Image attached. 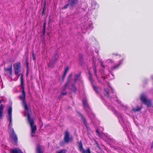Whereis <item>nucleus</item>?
Instances as JSON below:
<instances>
[{
	"label": "nucleus",
	"instance_id": "f257e3e1",
	"mask_svg": "<svg viewBox=\"0 0 153 153\" xmlns=\"http://www.w3.org/2000/svg\"><path fill=\"white\" fill-rule=\"evenodd\" d=\"M15 74L17 75L16 77L14 79V80H16L19 76H20V86L22 89V94L19 96L20 99L22 101L23 106L25 110L24 116L27 117L28 122L30 125L31 129H36V126L34 125V122L33 119L30 118V114L31 113V111L29 108L27 106L26 102L25 100V93L24 90V86L23 84V75L22 74H19L21 72V64L19 62H17L13 65Z\"/></svg>",
	"mask_w": 153,
	"mask_h": 153
},
{
	"label": "nucleus",
	"instance_id": "f03ea898",
	"mask_svg": "<svg viewBox=\"0 0 153 153\" xmlns=\"http://www.w3.org/2000/svg\"><path fill=\"white\" fill-rule=\"evenodd\" d=\"M104 94L105 96H107L108 98H109L111 102L112 103L113 102L114 100H115L123 107V109L126 110L127 108V106L122 103L120 101L118 100L117 98L115 96L113 95V97H111L110 94H109V91L108 89H105Z\"/></svg>",
	"mask_w": 153,
	"mask_h": 153
},
{
	"label": "nucleus",
	"instance_id": "7ed1b4c3",
	"mask_svg": "<svg viewBox=\"0 0 153 153\" xmlns=\"http://www.w3.org/2000/svg\"><path fill=\"white\" fill-rule=\"evenodd\" d=\"M12 107L10 106L9 107L7 110L8 117L7 119L8 121H9V124L8 125V127L10 131H12Z\"/></svg>",
	"mask_w": 153,
	"mask_h": 153
},
{
	"label": "nucleus",
	"instance_id": "20e7f679",
	"mask_svg": "<svg viewBox=\"0 0 153 153\" xmlns=\"http://www.w3.org/2000/svg\"><path fill=\"white\" fill-rule=\"evenodd\" d=\"M119 119V121L122 125L124 124L125 125L127 124V121L126 117L124 116L122 114L117 112V111L115 112Z\"/></svg>",
	"mask_w": 153,
	"mask_h": 153
},
{
	"label": "nucleus",
	"instance_id": "39448f33",
	"mask_svg": "<svg viewBox=\"0 0 153 153\" xmlns=\"http://www.w3.org/2000/svg\"><path fill=\"white\" fill-rule=\"evenodd\" d=\"M141 101L147 107H149L151 105V102L149 99H148L146 95L144 94H142L140 97Z\"/></svg>",
	"mask_w": 153,
	"mask_h": 153
},
{
	"label": "nucleus",
	"instance_id": "423d86ee",
	"mask_svg": "<svg viewBox=\"0 0 153 153\" xmlns=\"http://www.w3.org/2000/svg\"><path fill=\"white\" fill-rule=\"evenodd\" d=\"M82 103L84 105L85 107V109L87 111L89 112V113L88 114V115L89 117H90V114L91 115L90 117H94V115L92 113L87 103V100L86 99L84 98L82 100Z\"/></svg>",
	"mask_w": 153,
	"mask_h": 153
},
{
	"label": "nucleus",
	"instance_id": "0eeeda50",
	"mask_svg": "<svg viewBox=\"0 0 153 153\" xmlns=\"http://www.w3.org/2000/svg\"><path fill=\"white\" fill-rule=\"evenodd\" d=\"M72 76V74H71L69 75L68 79V82L66 83L65 84V86L64 87L63 90L62 91L61 93V95H65L67 94V92L65 91L68 85V84L70 83V81H71V78Z\"/></svg>",
	"mask_w": 153,
	"mask_h": 153
},
{
	"label": "nucleus",
	"instance_id": "6e6552de",
	"mask_svg": "<svg viewBox=\"0 0 153 153\" xmlns=\"http://www.w3.org/2000/svg\"><path fill=\"white\" fill-rule=\"evenodd\" d=\"M2 101V100H0V120L3 118V113L5 108V106L1 103Z\"/></svg>",
	"mask_w": 153,
	"mask_h": 153
},
{
	"label": "nucleus",
	"instance_id": "1a4fd4ad",
	"mask_svg": "<svg viewBox=\"0 0 153 153\" xmlns=\"http://www.w3.org/2000/svg\"><path fill=\"white\" fill-rule=\"evenodd\" d=\"M64 140L65 143H68L70 140L69 138V132L66 131L64 137Z\"/></svg>",
	"mask_w": 153,
	"mask_h": 153
},
{
	"label": "nucleus",
	"instance_id": "9d476101",
	"mask_svg": "<svg viewBox=\"0 0 153 153\" xmlns=\"http://www.w3.org/2000/svg\"><path fill=\"white\" fill-rule=\"evenodd\" d=\"M78 3V1L77 0H70L68 3L70 6L71 7H74L76 6Z\"/></svg>",
	"mask_w": 153,
	"mask_h": 153
},
{
	"label": "nucleus",
	"instance_id": "9b49d317",
	"mask_svg": "<svg viewBox=\"0 0 153 153\" xmlns=\"http://www.w3.org/2000/svg\"><path fill=\"white\" fill-rule=\"evenodd\" d=\"M11 132V136L12 138L15 141H16L17 140V138L16 134L14 133V131L13 128L12 129V131H10Z\"/></svg>",
	"mask_w": 153,
	"mask_h": 153
},
{
	"label": "nucleus",
	"instance_id": "f8f14e48",
	"mask_svg": "<svg viewBox=\"0 0 153 153\" xmlns=\"http://www.w3.org/2000/svg\"><path fill=\"white\" fill-rule=\"evenodd\" d=\"M56 59L55 58L54 59H53L51 60H50V62L48 64V65L49 67H53L54 65L55 64V62L56 61Z\"/></svg>",
	"mask_w": 153,
	"mask_h": 153
},
{
	"label": "nucleus",
	"instance_id": "ddd939ff",
	"mask_svg": "<svg viewBox=\"0 0 153 153\" xmlns=\"http://www.w3.org/2000/svg\"><path fill=\"white\" fill-rule=\"evenodd\" d=\"M78 147L80 151L82 152L84 150V149L83 148L82 144L81 141L78 143Z\"/></svg>",
	"mask_w": 153,
	"mask_h": 153
},
{
	"label": "nucleus",
	"instance_id": "4468645a",
	"mask_svg": "<svg viewBox=\"0 0 153 153\" xmlns=\"http://www.w3.org/2000/svg\"><path fill=\"white\" fill-rule=\"evenodd\" d=\"M12 153H23L22 150L19 149H12Z\"/></svg>",
	"mask_w": 153,
	"mask_h": 153
},
{
	"label": "nucleus",
	"instance_id": "2eb2a0df",
	"mask_svg": "<svg viewBox=\"0 0 153 153\" xmlns=\"http://www.w3.org/2000/svg\"><path fill=\"white\" fill-rule=\"evenodd\" d=\"M80 74H75V78L74 79V84H75L77 80H79L80 78Z\"/></svg>",
	"mask_w": 153,
	"mask_h": 153
},
{
	"label": "nucleus",
	"instance_id": "dca6fc26",
	"mask_svg": "<svg viewBox=\"0 0 153 153\" xmlns=\"http://www.w3.org/2000/svg\"><path fill=\"white\" fill-rule=\"evenodd\" d=\"M4 69L5 71H7V73L10 76L12 75V70L11 67L7 68H4Z\"/></svg>",
	"mask_w": 153,
	"mask_h": 153
},
{
	"label": "nucleus",
	"instance_id": "f3484780",
	"mask_svg": "<svg viewBox=\"0 0 153 153\" xmlns=\"http://www.w3.org/2000/svg\"><path fill=\"white\" fill-rule=\"evenodd\" d=\"M79 116L81 117V119L82 120L83 122L85 125L86 127H87V123L86 122L85 118L81 114H79Z\"/></svg>",
	"mask_w": 153,
	"mask_h": 153
},
{
	"label": "nucleus",
	"instance_id": "a211bd4d",
	"mask_svg": "<svg viewBox=\"0 0 153 153\" xmlns=\"http://www.w3.org/2000/svg\"><path fill=\"white\" fill-rule=\"evenodd\" d=\"M37 153H43L42 151V150L41 147L40 145H38L36 148Z\"/></svg>",
	"mask_w": 153,
	"mask_h": 153
},
{
	"label": "nucleus",
	"instance_id": "6ab92c4d",
	"mask_svg": "<svg viewBox=\"0 0 153 153\" xmlns=\"http://www.w3.org/2000/svg\"><path fill=\"white\" fill-rule=\"evenodd\" d=\"M122 62L123 60L119 61V63L118 64L112 67V68L113 69H115L118 68L120 65L122 63Z\"/></svg>",
	"mask_w": 153,
	"mask_h": 153
},
{
	"label": "nucleus",
	"instance_id": "aec40b11",
	"mask_svg": "<svg viewBox=\"0 0 153 153\" xmlns=\"http://www.w3.org/2000/svg\"><path fill=\"white\" fill-rule=\"evenodd\" d=\"M92 6L93 8L94 9H97L99 7L98 4L95 2L92 3Z\"/></svg>",
	"mask_w": 153,
	"mask_h": 153
},
{
	"label": "nucleus",
	"instance_id": "412c9836",
	"mask_svg": "<svg viewBox=\"0 0 153 153\" xmlns=\"http://www.w3.org/2000/svg\"><path fill=\"white\" fill-rule=\"evenodd\" d=\"M87 27L91 30H92L93 28V25L92 24V22L90 21L89 22L88 24V26H87Z\"/></svg>",
	"mask_w": 153,
	"mask_h": 153
},
{
	"label": "nucleus",
	"instance_id": "4be33fe9",
	"mask_svg": "<svg viewBox=\"0 0 153 153\" xmlns=\"http://www.w3.org/2000/svg\"><path fill=\"white\" fill-rule=\"evenodd\" d=\"M46 23L45 22L44 23L43 28L42 29V36H45V32Z\"/></svg>",
	"mask_w": 153,
	"mask_h": 153
},
{
	"label": "nucleus",
	"instance_id": "5701e85b",
	"mask_svg": "<svg viewBox=\"0 0 153 153\" xmlns=\"http://www.w3.org/2000/svg\"><path fill=\"white\" fill-rule=\"evenodd\" d=\"M88 74H89V79L90 81V82H91V83L92 84H93V83H94L93 82H94V80L92 79V76L91 75V73L90 72H89Z\"/></svg>",
	"mask_w": 153,
	"mask_h": 153
},
{
	"label": "nucleus",
	"instance_id": "b1692460",
	"mask_svg": "<svg viewBox=\"0 0 153 153\" xmlns=\"http://www.w3.org/2000/svg\"><path fill=\"white\" fill-rule=\"evenodd\" d=\"M69 70V68L68 67H66L65 69V72L63 76V78H64L66 76L67 72Z\"/></svg>",
	"mask_w": 153,
	"mask_h": 153
},
{
	"label": "nucleus",
	"instance_id": "393cba45",
	"mask_svg": "<svg viewBox=\"0 0 153 153\" xmlns=\"http://www.w3.org/2000/svg\"><path fill=\"white\" fill-rule=\"evenodd\" d=\"M71 86L72 88H71V90L74 92H75L76 91V88L75 87V86L74 84H72Z\"/></svg>",
	"mask_w": 153,
	"mask_h": 153
},
{
	"label": "nucleus",
	"instance_id": "a878e982",
	"mask_svg": "<svg viewBox=\"0 0 153 153\" xmlns=\"http://www.w3.org/2000/svg\"><path fill=\"white\" fill-rule=\"evenodd\" d=\"M66 150L62 149L61 150L57 151L56 153H66Z\"/></svg>",
	"mask_w": 153,
	"mask_h": 153
},
{
	"label": "nucleus",
	"instance_id": "bb28decb",
	"mask_svg": "<svg viewBox=\"0 0 153 153\" xmlns=\"http://www.w3.org/2000/svg\"><path fill=\"white\" fill-rule=\"evenodd\" d=\"M82 153H91L90 149L89 148H88L87 149L85 150H84L83 151Z\"/></svg>",
	"mask_w": 153,
	"mask_h": 153
},
{
	"label": "nucleus",
	"instance_id": "cd10ccee",
	"mask_svg": "<svg viewBox=\"0 0 153 153\" xmlns=\"http://www.w3.org/2000/svg\"><path fill=\"white\" fill-rule=\"evenodd\" d=\"M114 149L115 150H117L119 152H121L123 151V149L119 147H115L114 148Z\"/></svg>",
	"mask_w": 153,
	"mask_h": 153
},
{
	"label": "nucleus",
	"instance_id": "c85d7f7f",
	"mask_svg": "<svg viewBox=\"0 0 153 153\" xmlns=\"http://www.w3.org/2000/svg\"><path fill=\"white\" fill-rule=\"evenodd\" d=\"M141 108H140L138 106H137L136 108L133 109V110L135 111H137L140 110Z\"/></svg>",
	"mask_w": 153,
	"mask_h": 153
},
{
	"label": "nucleus",
	"instance_id": "c756f323",
	"mask_svg": "<svg viewBox=\"0 0 153 153\" xmlns=\"http://www.w3.org/2000/svg\"><path fill=\"white\" fill-rule=\"evenodd\" d=\"M93 88L94 89V90L96 92H98V89H97V87L95 86L94 85H93Z\"/></svg>",
	"mask_w": 153,
	"mask_h": 153
},
{
	"label": "nucleus",
	"instance_id": "7c9ffc66",
	"mask_svg": "<svg viewBox=\"0 0 153 153\" xmlns=\"http://www.w3.org/2000/svg\"><path fill=\"white\" fill-rule=\"evenodd\" d=\"M93 69L94 71V74L96 75V77H97V72H96V69L95 66H94V67H93Z\"/></svg>",
	"mask_w": 153,
	"mask_h": 153
},
{
	"label": "nucleus",
	"instance_id": "2f4dec72",
	"mask_svg": "<svg viewBox=\"0 0 153 153\" xmlns=\"http://www.w3.org/2000/svg\"><path fill=\"white\" fill-rule=\"evenodd\" d=\"M69 6V4H66V5H65L64 6V7H63L62 8L63 9H66L68 7V6Z\"/></svg>",
	"mask_w": 153,
	"mask_h": 153
},
{
	"label": "nucleus",
	"instance_id": "473e14b6",
	"mask_svg": "<svg viewBox=\"0 0 153 153\" xmlns=\"http://www.w3.org/2000/svg\"><path fill=\"white\" fill-rule=\"evenodd\" d=\"M107 62L108 63H111L113 62V61L111 59H108L107 60Z\"/></svg>",
	"mask_w": 153,
	"mask_h": 153
},
{
	"label": "nucleus",
	"instance_id": "72a5a7b5",
	"mask_svg": "<svg viewBox=\"0 0 153 153\" xmlns=\"http://www.w3.org/2000/svg\"><path fill=\"white\" fill-rule=\"evenodd\" d=\"M34 53L33 52L32 53V56H33V60H35V57H34Z\"/></svg>",
	"mask_w": 153,
	"mask_h": 153
},
{
	"label": "nucleus",
	"instance_id": "f704fd0d",
	"mask_svg": "<svg viewBox=\"0 0 153 153\" xmlns=\"http://www.w3.org/2000/svg\"><path fill=\"white\" fill-rule=\"evenodd\" d=\"M101 66L103 67V68H105V66L103 64V62H101Z\"/></svg>",
	"mask_w": 153,
	"mask_h": 153
},
{
	"label": "nucleus",
	"instance_id": "c9c22d12",
	"mask_svg": "<svg viewBox=\"0 0 153 153\" xmlns=\"http://www.w3.org/2000/svg\"><path fill=\"white\" fill-rule=\"evenodd\" d=\"M153 148V141L152 142V143L151 144V148L152 149Z\"/></svg>",
	"mask_w": 153,
	"mask_h": 153
},
{
	"label": "nucleus",
	"instance_id": "e433bc0d",
	"mask_svg": "<svg viewBox=\"0 0 153 153\" xmlns=\"http://www.w3.org/2000/svg\"><path fill=\"white\" fill-rule=\"evenodd\" d=\"M96 131L97 133L99 135H100V133L99 131L98 130H96Z\"/></svg>",
	"mask_w": 153,
	"mask_h": 153
},
{
	"label": "nucleus",
	"instance_id": "4c0bfd02",
	"mask_svg": "<svg viewBox=\"0 0 153 153\" xmlns=\"http://www.w3.org/2000/svg\"><path fill=\"white\" fill-rule=\"evenodd\" d=\"M93 64L95 65V61H94V58L93 59Z\"/></svg>",
	"mask_w": 153,
	"mask_h": 153
},
{
	"label": "nucleus",
	"instance_id": "58836bf2",
	"mask_svg": "<svg viewBox=\"0 0 153 153\" xmlns=\"http://www.w3.org/2000/svg\"><path fill=\"white\" fill-rule=\"evenodd\" d=\"M106 105H108V107H109V105H108V104H106Z\"/></svg>",
	"mask_w": 153,
	"mask_h": 153
},
{
	"label": "nucleus",
	"instance_id": "ea45409f",
	"mask_svg": "<svg viewBox=\"0 0 153 153\" xmlns=\"http://www.w3.org/2000/svg\"><path fill=\"white\" fill-rule=\"evenodd\" d=\"M111 140H111L112 141H113V140H114L113 139H111Z\"/></svg>",
	"mask_w": 153,
	"mask_h": 153
},
{
	"label": "nucleus",
	"instance_id": "a19ab883",
	"mask_svg": "<svg viewBox=\"0 0 153 153\" xmlns=\"http://www.w3.org/2000/svg\"><path fill=\"white\" fill-rule=\"evenodd\" d=\"M111 89L113 91V90L112 88H111Z\"/></svg>",
	"mask_w": 153,
	"mask_h": 153
},
{
	"label": "nucleus",
	"instance_id": "79ce46f5",
	"mask_svg": "<svg viewBox=\"0 0 153 153\" xmlns=\"http://www.w3.org/2000/svg\"><path fill=\"white\" fill-rule=\"evenodd\" d=\"M152 78H153V76H152Z\"/></svg>",
	"mask_w": 153,
	"mask_h": 153
}]
</instances>
